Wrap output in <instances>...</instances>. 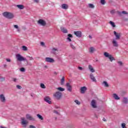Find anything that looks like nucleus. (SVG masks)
<instances>
[{
    "label": "nucleus",
    "instance_id": "nucleus-1",
    "mask_svg": "<svg viewBox=\"0 0 128 128\" xmlns=\"http://www.w3.org/2000/svg\"><path fill=\"white\" fill-rule=\"evenodd\" d=\"M3 16L4 18H8V20H12V18H14V14L8 12H4L3 13Z\"/></svg>",
    "mask_w": 128,
    "mask_h": 128
},
{
    "label": "nucleus",
    "instance_id": "nucleus-2",
    "mask_svg": "<svg viewBox=\"0 0 128 128\" xmlns=\"http://www.w3.org/2000/svg\"><path fill=\"white\" fill-rule=\"evenodd\" d=\"M104 56H105V58H108L110 62H112V60H116L114 58V56H112V54H110V53L108 52H104Z\"/></svg>",
    "mask_w": 128,
    "mask_h": 128
},
{
    "label": "nucleus",
    "instance_id": "nucleus-3",
    "mask_svg": "<svg viewBox=\"0 0 128 128\" xmlns=\"http://www.w3.org/2000/svg\"><path fill=\"white\" fill-rule=\"evenodd\" d=\"M28 124V122L24 118H21V124L22 126V128H26Z\"/></svg>",
    "mask_w": 128,
    "mask_h": 128
},
{
    "label": "nucleus",
    "instance_id": "nucleus-4",
    "mask_svg": "<svg viewBox=\"0 0 128 128\" xmlns=\"http://www.w3.org/2000/svg\"><path fill=\"white\" fill-rule=\"evenodd\" d=\"M16 58L17 60H18V62H22V61L26 60V58H24L20 54H16Z\"/></svg>",
    "mask_w": 128,
    "mask_h": 128
},
{
    "label": "nucleus",
    "instance_id": "nucleus-5",
    "mask_svg": "<svg viewBox=\"0 0 128 128\" xmlns=\"http://www.w3.org/2000/svg\"><path fill=\"white\" fill-rule=\"evenodd\" d=\"M62 92H56L54 94V96L56 100H60V98H62Z\"/></svg>",
    "mask_w": 128,
    "mask_h": 128
},
{
    "label": "nucleus",
    "instance_id": "nucleus-6",
    "mask_svg": "<svg viewBox=\"0 0 128 128\" xmlns=\"http://www.w3.org/2000/svg\"><path fill=\"white\" fill-rule=\"evenodd\" d=\"M38 24H40V26H44L46 24V21L42 19H40L38 21Z\"/></svg>",
    "mask_w": 128,
    "mask_h": 128
},
{
    "label": "nucleus",
    "instance_id": "nucleus-7",
    "mask_svg": "<svg viewBox=\"0 0 128 128\" xmlns=\"http://www.w3.org/2000/svg\"><path fill=\"white\" fill-rule=\"evenodd\" d=\"M45 62H49L50 64H52V63L54 62V59L52 58L46 57L45 58Z\"/></svg>",
    "mask_w": 128,
    "mask_h": 128
},
{
    "label": "nucleus",
    "instance_id": "nucleus-8",
    "mask_svg": "<svg viewBox=\"0 0 128 128\" xmlns=\"http://www.w3.org/2000/svg\"><path fill=\"white\" fill-rule=\"evenodd\" d=\"M58 48H52L51 50V54H58Z\"/></svg>",
    "mask_w": 128,
    "mask_h": 128
},
{
    "label": "nucleus",
    "instance_id": "nucleus-9",
    "mask_svg": "<svg viewBox=\"0 0 128 128\" xmlns=\"http://www.w3.org/2000/svg\"><path fill=\"white\" fill-rule=\"evenodd\" d=\"M74 34L78 38H82V31L80 30L74 31Z\"/></svg>",
    "mask_w": 128,
    "mask_h": 128
},
{
    "label": "nucleus",
    "instance_id": "nucleus-10",
    "mask_svg": "<svg viewBox=\"0 0 128 128\" xmlns=\"http://www.w3.org/2000/svg\"><path fill=\"white\" fill-rule=\"evenodd\" d=\"M44 100L48 104H52V101H50V96H46L44 98Z\"/></svg>",
    "mask_w": 128,
    "mask_h": 128
},
{
    "label": "nucleus",
    "instance_id": "nucleus-11",
    "mask_svg": "<svg viewBox=\"0 0 128 128\" xmlns=\"http://www.w3.org/2000/svg\"><path fill=\"white\" fill-rule=\"evenodd\" d=\"M112 44L114 46H115L116 48H118V41H116V40L114 39L112 41Z\"/></svg>",
    "mask_w": 128,
    "mask_h": 128
},
{
    "label": "nucleus",
    "instance_id": "nucleus-12",
    "mask_svg": "<svg viewBox=\"0 0 128 128\" xmlns=\"http://www.w3.org/2000/svg\"><path fill=\"white\" fill-rule=\"evenodd\" d=\"M66 86L67 88V90H68V92H72V85H70L69 82H67Z\"/></svg>",
    "mask_w": 128,
    "mask_h": 128
},
{
    "label": "nucleus",
    "instance_id": "nucleus-13",
    "mask_svg": "<svg viewBox=\"0 0 128 128\" xmlns=\"http://www.w3.org/2000/svg\"><path fill=\"white\" fill-rule=\"evenodd\" d=\"M114 34L116 36L115 40H120V33H118L116 32H114Z\"/></svg>",
    "mask_w": 128,
    "mask_h": 128
},
{
    "label": "nucleus",
    "instance_id": "nucleus-14",
    "mask_svg": "<svg viewBox=\"0 0 128 128\" xmlns=\"http://www.w3.org/2000/svg\"><path fill=\"white\" fill-rule=\"evenodd\" d=\"M91 106L93 108H96V103L95 100H92L91 102Z\"/></svg>",
    "mask_w": 128,
    "mask_h": 128
},
{
    "label": "nucleus",
    "instance_id": "nucleus-15",
    "mask_svg": "<svg viewBox=\"0 0 128 128\" xmlns=\"http://www.w3.org/2000/svg\"><path fill=\"white\" fill-rule=\"evenodd\" d=\"M96 50V48L94 47L91 46L89 48V52H90V54H94Z\"/></svg>",
    "mask_w": 128,
    "mask_h": 128
},
{
    "label": "nucleus",
    "instance_id": "nucleus-16",
    "mask_svg": "<svg viewBox=\"0 0 128 128\" xmlns=\"http://www.w3.org/2000/svg\"><path fill=\"white\" fill-rule=\"evenodd\" d=\"M26 118L27 120H34V118H32V116L29 114H26Z\"/></svg>",
    "mask_w": 128,
    "mask_h": 128
},
{
    "label": "nucleus",
    "instance_id": "nucleus-17",
    "mask_svg": "<svg viewBox=\"0 0 128 128\" xmlns=\"http://www.w3.org/2000/svg\"><path fill=\"white\" fill-rule=\"evenodd\" d=\"M62 10H68V4H62Z\"/></svg>",
    "mask_w": 128,
    "mask_h": 128
},
{
    "label": "nucleus",
    "instance_id": "nucleus-18",
    "mask_svg": "<svg viewBox=\"0 0 128 128\" xmlns=\"http://www.w3.org/2000/svg\"><path fill=\"white\" fill-rule=\"evenodd\" d=\"M68 37L66 38V40H68V42H72V39L70 38H73L72 35V34H68Z\"/></svg>",
    "mask_w": 128,
    "mask_h": 128
},
{
    "label": "nucleus",
    "instance_id": "nucleus-19",
    "mask_svg": "<svg viewBox=\"0 0 128 128\" xmlns=\"http://www.w3.org/2000/svg\"><path fill=\"white\" fill-rule=\"evenodd\" d=\"M0 98L2 102H6V97H4V94L0 95Z\"/></svg>",
    "mask_w": 128,
    "mask_h": 128
},
{
    "label": "nucleus",
    "instance_id": "nucleus-20",
    "mask_svg": "<svg viewBox=\"0 0 128 128\" xmlns=\"http://www.w3.org/2000/svg\"><path fill=\"white\" fill-rule=\"evenodd\" d=\"M61 32H63L64 34H68V30L66 28H64V27H61L60 28Z\"/></svg>",
    "mask_w": 128,
    "mask_h": 128
},
{
    "label": "nucleus",
    "instance_id": "nucleus-21",
    "mask_svg": "<svg viewBox=\"0 0 128 128\" xmlns=\"http://www.w3.org/2000/svg\"><path fill=\"white\" fill-rule=\"evenodd\" d=\"M88 68L91 72H94V69L92 65H88Z\"/></svg>",
    "mask_w": 128,
    "mask_h": 128
},
{
    "label": "nucleus",
    "instance_id": "nucleus-22",
    "mask_svg": "<svg viewBox=\"0 0 128 128\" xmlns=\"http://www.w3.org/2000/svg\"><path fill=\"white\" fill-rule=\"evenodd\" d=\"M86 90V87L83 86L80 88L81 94H84Z\"/></svg>",
    "mask_w": 128,
    "mask_h": 128
},
{
    "label": "nucleus",
    "instance_id": "nucleus-23",
    "mask_svg": "<svg viewBox=\"0 0 128 128\" xmlns=\"http://www.w3.org/2000/svg\"><path fill=\"white\" fill-rule=\"evenodd\" d=\"M90 78L92 80V82H96V78L92 74H90Z\"/></svg>",
    "mask_w": 128,
    "mask_h": 128
},
{
    "label": "nucleus",
    "instance_id": "nucleus-24",
    "mask_svg": "<svg viewBox=\"0 0 128 128\" xmlns=\"http://www.w3.org/2000/svg\"><path fill=\"white\" fill-rule=\"evenodd\" d=\"M122 102H123L124 104H128V98H126V97L124 98Z\"/></svg>",
    "mask_w": 128,
    "mask_h": 128
},
{
    "label": "nucleus",
    "instance_id": "nucleus-25",
    "mask_svg": "<svg viewBox=\"0 0 128 128\" xmlns=\"http://www.w3.org/2000/svg\"><path fill=\"white\" fill-rule=\"evenodd\" d=\"M16 6L19 10H24V6L22 4H18Z\"/></svg>",
    "mask_w": 128,
    "mask_h": 128
},
{
    "label": "nucleus",
    "instance_id": "nucleus-26",
    "mask_svg": "<svg viewBox=\"0 0 128 128\" xmlns=\"http://www.w3.org/2000/svg\"><path fill=\"white\" fill-rule=\"evenodd\" d=\"M113 97L114 98L115 100H120V98L116 94H113Z\"/></svg>",
    "mask_w": 128,
    "mask_h": 128
},
{
    "label": "nucleus",
    "instance_id": "nucleus-27",
    "mask_svg": "<svg viewBox=\"0 0 128 128\" xmlns=\"http://www.w3.org/2000/svg\"><path fill=\"white\" fill-rule=\"evenodd\" d=\"M102 84H104L105 88H108V86H110V85H108V82H106V81L103 82Z\"/></svg>",
    "mask_w": 128,
    "mask_h": 128
},
{
    "label": "nucleus",
    "instance_id": "nucleus-28",
    "mask_svg": "<svg viewBox=\"0 0 128 128\" xmlns=\"http://www.w3.org/2000/svg\"><path fill=\"white\" fill-rule=\"evenodd\" d=\"M14 28H16V30H17V32H20V28H18V25H14Z\"/></svg>",
    "mask_w": 128,
    "mask_h": 128
},
{
    "label": "nucleus",
    "instance_id": "nucleus-29",
    "mask_svg": "<svg viewBox=\"0 0 128 128\" xmlns=\"http://www.w3.org/2000/svg\"><path fill=\"white\" fill-rule=\"evenodd\" d=\"M36 116L37 118H38L39 120H44V117H42V116L40 114H38Z\"/></svg>",
    "mask_w": 128,
    "mask_h": 128
},
{
    "label": "nucleus",
    "instance_id": "nucleus-30",
    "mask_svg": "<svg viewBox=\"0 0 128 128\" xmlns=\"http://www.w3.org/2000/svg\"><path fill=\"white\" fill-rule=\"evenodd\" d=\"M88 6L90 8H94V4H88Z\"/></svg>",
    "mask_w": 128,
    "mask_h": 128
},
{
    "label": "nucleus",
    "instance_id": "nucleus-31",
    "mask_svg": "<svg viewBox=\"0 0 128 128\" xmlns=\"http://www.w3.org/2000/svg\"><path fill=\"white\" fill-rule=\"evenodd\" d=\"M110 24L112 26V28H116V24H114V22L112 21L110 22Z\"/></svg>",
    "mask_w": 128,
    "mask_h": 128
},
{
    "label": "nucleus",
    "instance_id": "nucleus-32",
    "mask_svg": "<svg viewBox=\"0 0 128 128\" xmlns=\"http://www.w3.org/2000/svg\"><path fill=\"white\" fill-rule=\"evenodd\" d=\"M64 76H62L61 79V84L62 86H64Z\"/></svg>",
    "mask_w": 128,
    "mask_h": 128
},
{
    "label": "nucleus",
    "instance_id": "nucleus-33",
    "mask_svg": "<svg viewBox=\"0 0 128 128\" xmlns=\"http://www.w3.org/2000/svg\"><path fill=\"white\" fill-rule=\"evenodd\" d=\"M57 90H60V92H64V88H62V87H58L57 88Z\"/></svg>",
    "mask_w": 128,
    "mask_h": 128
},
{
    "label": "nucleus",
    "instance_id": "nucleus-34",
    "mask_svg": "<svg viewBox=\"0 0 128 128\" xmlns=\"http://www.w3.org/2000/svg\"><path fill=\"white\" fill-rule=\"evenodd\" d=\"M22 50L24 52H26V50H28V48L26 46H22Z\"/></svg>",
    "mask_w": 128,
    "mask_h": 128
},
{
    "label": "nucleus",
    "instance_id": "nucleus-35",
    "mask_svg": "<svg viewBox=\"0 0 128 128\" xmlns=\"http://www.w3.org/2000/svg\"><path fill=\"white\" fill-rule=\"evenodd\" d=\"M100 4L103 6L106 4V0H100Z\"/></svg>",
    "mask_w": 128,
    "mask_h": 128
},
{
    "label": "nucleus",
    "instance_id": "nucleus-36",
    "mask_svg": "<svg viewBox=\"0 0 128 128\" xmlns=\"http://www.w3.org/2000/svg\"><path fill=\"white\" fill-rule=\"evenodd\" d=\"M118 64H119L120 66H122V64H124L122 61H118Z\"/></svg>",
    "mask_w": 128,
    "mask_h": 128
},
{
    "label": "nucleus",
    "instance_id": "nucleus-37",
    "mask_svg": "<svg viewBox=\"0 0 128 128\" xmlns=\"http://www.w3.org/2000/svg\"><path fill=\"white\" fill-rule=\"evenodd\" d=\"M74 102L76 104H78V106H80V102L78 101V100H75Z\"/></svg>",
    "mask_w": 128,
    "mask_h": 128
},
{
    "label": "nucleus",
    "instance_id": "nucleus-38",
    "mask_svg": "<svg viewBox=\"0 0 128 128\" xmlns=\"http://www.w3.org/2000/svg\"><path fill=\"white\" fill-rule=\"evenodd\" d=\"M20 72H26V69L24 68H20Z\"/></svg>",
    "mask_w": 128,
    "mask_h": 128
},
{
    "label": "nucleus",
    "instance_id": "nucleus-39",
    "mask_svg": "<svg viewBox=\"0 0 128 128\" xmlns=\"http://www.w3.org/2000/svg\"><path fill=\"white\" fill-rule=\"evenodd\" d=\"M40 88H46V86H44V84L42 83L40 84Z\"/></svg>",
    "mask_w": 128,
    "mask_h": 128
},
{
    "label": "nucleus",
    "instance_id": "nucleus-40",
    "mask_svg": "<svg viewBox=\"0 0 128 128\" xmlns=\"http://www.w3.org/2000/svg\"><path fill=\"white\" fill-rule=\"evenodd\" d=\"M122 128H127L126 126V123L122 124Z\"/></svg>",
    "mask_w": 128,
    "mask_h": 128
},
{
    "label": "nucleus",
    "instance_id": "nucleus-41",
    "mask_svg": "<svg viewBox=\"0 0 128 128\" xmlns=\"http://www.w3.org/2000/svg\"><path fill=\"white\" fill-rule=\"evenodd\" d=\"M4 77H0V82H4Z\"/></svg>",
    "mask_w": 128,
    "mask_h": 128
},
{
    "label": "nucleus",
    "instance_id": "nucleus-42",
    "mask_svg": "<svg viewBox=\"0 0 128 128\" xmlns=\"http://www.w3.org/2000/svg\"><path fill=\"white\" fill-rule=\"evenodd\" d=\"M16 86V88H18V90H22V86H20V85H17Z\"/></svg>",
    "mask_w": 128,
    "mask_h": 128
},
{
    "label": "nucleus",
    "instance_id": "nucleus-43",
    "mask_svg": "<svg viewBox=\"0 0 128 128\" xmlns=\"http://www.w3.org/2000/svg\"><path fill=\"white\" fill-rule=\"evenodd\" d=\"M110 14H114L116 12V10H112L110 12Z\"/></svg>",
    "mask_w": 128,
    "mask_h": 128
},
{
    "label": "nucleus",
    "instance_id": "nucleus-44",
    "mask_svg": "<svg viewBox=\"0 0 128 128\" xmlns=\"http://www.w3.org/2000/svg\"><path fill=\"white\" fill-rule=\"evenodd\" d=\"M13 81L14 82H18V78H13Z\"/></svg>",
    "mask_w": 128,
    "mask_h": 128
},
{
    "label": "nucleus",
    "instance_id": "nucleus-45",
    "mask_svg": "<svg viewBox=\"0 0 128 128\" xmlns=\"http://www.w3.org/2000/svg\"><path fill=\"white\" fill-rule=\"evenodd\" d=\"M28 58H29V60H34V58H32V57H30V56H28Z\"/></svg>",
    "mask_w": 128,
    "mask_h": 128
},
{
    "label": "nucleus",
    "instance_id": "nucleus-46",
    "mask_svg": "<svg viewBox=\"0 0 128 128\" xmlns=\"http://www.w3.org/2000/svg\"><path fill=\"white\" fill-rule=\"evenodd\" d=\"M71 48L73 49V50H76V47H74V46L72 44L70 45Z\"/></svg>",
    "mask_w": 128,
    "mask_h": 128
},
{
    "label": "nucleus",
    "instance_id": "nucleus-47",
    "mask_svg": "<svg viewBox=\"0 0 128 128\" xmlns=\"http://www.w3.org/2000/svg\"><path fill=\"white\" fill-rule=\"evenodd\" d=\"M40 46H44V42H40Z\"/></svg>",
    "mask_w": 128,
    "mask_h": 128
},
{
    "label": "nucleus",
    "instance_id": "nucleus-48",
    "mask_svg": "<svg viewBox=\"0 0 128 128\" xmlns=\"http://www.w3.org/2000/svg\"><path fill=\"white\" fill-rule=\"evenodd\" d=\"M34 2H36V4H38L40 0H34Z\"/></svg>",
    "mask_w": 128,
    "mask_h": 128
},
{
    "label": "nucleus",
    "instance_id": "nucleus-49",
    "mask_svg": "<svg viewBox=\"0 0 128 128\" xmlns=\"http://www.w3.org/2000/svg\"><path fill=\"white\" fill-rule=\"evenodd\" d=\"M122 13L124 14H128V12L126 11H122Z\"/></svg>",
    "mask_w": 128,
    "mask_h": 128
},
{
    "label": "nucleus",
    "instance_id": "nucleus-50",
    "mask_svg": "<svg viewBox=\"0 0 128 128\" xmlns=\"http://www.w3.org/2000/svg\"><path fill=\"white\" fill-rule=\"evenodd\" d=\"M6 62H10V58H6Z\"/></svg>",
    "mask_w": 128,
    "mask_h": 128
},
{
    "label": "nucleus",
    "instance_id": "nucleus-51",
    "mask_svg": "<svg viewBox=\"0 0 128 128\" xmlns=\"http://www.w3.org/2000/svg\"><path fill=\"white\" fill-rule=\"evenodd\" d=\"M30 128H36V126H32V125H30Z\"/></svg>",
    "mask_w": 128,
    "mask_h": 128
},
{
    "label": "nucleus",
    "instance_id": "nucleus-52",
    "mask_svg": "<svg viewBox=\"0 0 128 128\" xmlns=\"http://www.w3.org/2000/svg\"><path fill=\"white\" fill-rule=\"evenodd\" d=\"M78 70H82V68L81 66H78Z\"/></svg>",
    "mask_w": 128,
    "mask_h": 128
},
{
    "label": "nucleus",
    "instance_id": "nucleus-53",
    "mask_svg": "<svg viewBox=\"0 0 128 128\" xmlns=\"http://www.w3.org/2000/svg\"><path fill=\"white\" fill-rule=\"evenodd\" d=\"M54 112L57 114H58V111H54Z\"/></svg>",
    "mask_w": 128,
    "mask_h": 128
},
{
    "label": "nucleus",
    "instance_id": "nucleus-54",
    "mask_svg": "<svg viewBox=\"0 0 128 128\" xmlns=\"http://www.w3.org/2000/svg\"><path fill=\"white\" fill-rule=\"evenodd\" d=\"M89 38H92V36L90 35Z\"/></svg>",
    "mask_w": 128,
    "mask_h": 128
},
{
    "label": "nucleus",
    "instance_id": "nucleus-55",
    "mask_svg": "<svg viewBox=\"0 0 128 128\" xmlns=\"http://www.w3.org/2000/svg\"><path fill=\"white\" fill-rule=\"evenodd\" d=\"M0 128H6V127H4V126H0Z\"/></svg>",
    "mask_w": 128,
    "mask_h": 128
},
{
    "label": "nucleus",
    "instance_id": "nucleus-56",
    "mask_svg": "<svg viewBox=\"0 0 128 128\" xmlns=\"http://www.w3.org/2000/svg\"><path fill=\"white\" fill-rule=\"evenodd\" d=\"M31 96H32V98L34 97V95L33 94H31Z\"/></svg>",
    "mask_w": 128,
    "mask_h": 128
},
{
    "label": "nucleus",
    "instance_id": "nucleus-57",
    "mask_svg": "<svg viewBox=\"0 0 128 128\" xmlns=\"http://www.w3.org/2000/svg\"><path fill=\"white\" fill-rule=\"evenodd\" d=\"M103 120H104V122H106V120L105 119H104Z\"/></svg>",
    "mask_w": 128,
    "mask_h": 128
},
{
    "label": "nucleus",
    "instance_id": "nucleus-58",
    "mask_svg": "<svg viewBox=\"0 0 128 128\" xmlns=\"http://www.w3.org/2000/svg\"><path fill=\"white\" fill-rule=\"evenodd\" d=\"M98 60H96V62H98Z\"/></svg>",
    "mask_w": 128,
    "mask_h": 128
}]
</instances>
